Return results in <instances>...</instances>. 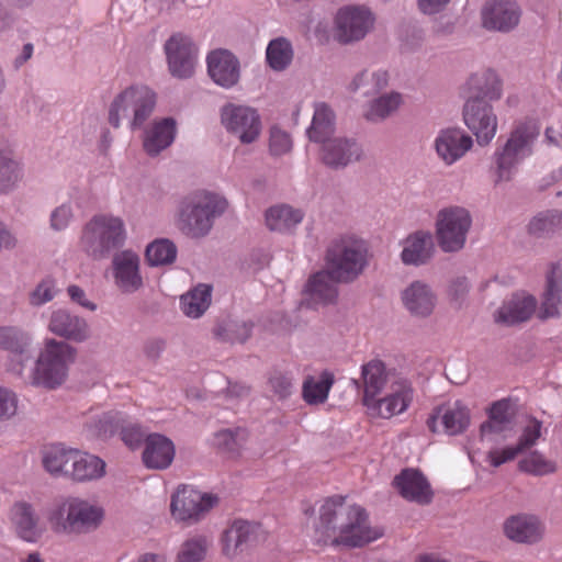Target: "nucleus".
Listing matches in <instances>:
<instances>
[{
  "mask_svg": "<svg viewBox=\"0 0 562 562\" xmlns=\"http://www.w3.org/2000/svg\"><path fill=\"white\" fill-rule=\"evenodd\" d=\"M247 440L248 432L239 427L221 429L213 435V445L231 457L239 456Z\"/></svg>",
  "mask_w": 562,
  "mask_h": 562,
  "instance_id": "obj_49",
  "label": "nucleus"
},
{
  "mask_svg": "<svg viewBox=\"0 0 562 562\" xmlns=\"http://www.w3.org/2000/svg\"><path fill=\"white\" fill-rule=\"evenodd\" d=\"M427 425L432 432L456 436L470 425V411L460 401L438 407L428 418Z\"/></svg>",
  "mask_w": 562,
  "mask_h": 562,
  "instance_id": "obj_24",
  "label": "nucleus"
},
{
  "mask_svg": "<svg viewBox=\"0 0 562 562\" xmlns=\"http://www.w3.org/2000/svg\"><path fill=\"white\" fill-rule=\"evenodd\" d=\"M539 136V127L533 120L516 122L508 136L499 143L491 157L490 172L494 187L510 182L520 164L533 153V144Z\"/></svg>",
  "mask_w": 562,
  "mask_h": 562,
  "instance_id": "obj_2",
  "label": "nucleus"
},
{
  "mask_svg": "<svg viewBox=\"0 0 562 562\" xmlns=\"http://www.w3.org/2000/svg\"><path fill=\"white\" fill-rule=\"evenodd\" d=\"M400 259L403 265L420 267L427 265L434 257L436 246L429 231L418 229L408 234L401 241Z\"/></svg>",
  "mask_w": 562,
  "mask_h": 562,
  "instance_id": "obj_27",
  "label": "nucleus"
},
{
  "mask_svg": "<svg viewBox=\"0 0 562 562\" xmlns=\"http://www.w3.org/2000/svg\"><path fill=\"white\" fill-rule=\"evenodd\" d=\"M404 310L416 319L431 317L438 305V295L432 285L424 280L409 282L400 293Z\"/></svg>",
  "mask_w": 562,
  "mask_h": 562,
  "instance_id": "obj_21",
  "label": "nucleus"
},
{
  "mask_svg": "<svg viewBox=\"0 0 562 562\" xmlns=\"http://www.w3.org/2000/svg\"><path fill=\"white\" fill-rule=\"evenodd\" d=\"M145 258L150 267L172 263L177 258V247L170 239L158 238L147 245Z\"/></svg>",
  "mask_w": 562,
  "mask_h": 562,
  "instance_id": "obj_50",
  "label": "nucleus"
},
{
  "mask_svg": "<svg viewBox=\"0 0 562 562\" xmlns=\"http://www.w3.org/2000/svg\"><path fill=\"white\" fill-rule=\"evenodd\" d=\"M18 407L16 395L9 389L0 385V423L10 419Z\"/></svg>",
  "mask_w": 562,
  "mask_h": 562,
  "instance_id": "obj_57",
  "label": "nucleus"
},
{
  "mask_svg": "<svg viewBox=\"0 0 562 562\" xmlns=\"http://www.w3.org/2000/svg\"><path fill=\"white\" fill-rule=\"evenodd\" d=\"M76 349L65 341L49 339L37 359V382L48 389L60 386L76 359Z\"/></svg>",
  "mask_w": 562,
  "mask_h": 562,
  "instance_id": "obj_10",
  "label": "nucleus"
},
{
  "mask_svg": "<svg viewBox=\"0 0 562 562\" xmlns=\"http://www.w3.org/2000/svg\"><path fill=\"white\" fill-rule=\"evenodd\" d=\"M293 142L290 134L280 128L272 126L269 136V150L273 156H283L291 151Z\"/></svg>",
  "mask_w": 562,
  "mask_h": 562,
  "instance_id": "obj_55",
  "label": "nucleus"
},
{
  "mask_svg": "<svg viewBox=\"0 0 562 562\" xmlns=\"http://www.w3.org/2000/svg\"><path fill=\"white\" fill-rule=\"evenodd\" d=\"M367 265L368 245L355 235L340 236L327 249L326 268L337 281H353Z\"/></svg>",
  "mask_w": 562,
  "mask_h": 562,
  "instance_id": "obj_6",
  "label": "nucleus"
},
{
  "mask_svg": "<svg viewBox=\"0 0 562 562\" xmlns=\"http://www.w3.org/2000/svg\"><path fill=\"white\" fill-rule=\"evenodd\" d=\"M104 518L105 509L99 502L79 495L64 496L46 512L50 529L65 536L93 532Z\"/></svg>",
  "mask_w": 562,
  "mask_h": 562,
  "instance_id": "obj_3",
  "label": "nucleus"
},
{
  "mask_svg": "<svg viewBox=\"0 0 562 562\" xmlns=\"http://www.w3.org/2000/svg\"><path fill=\"white\" fill-rule=\"evenodd\" d=\"M218 498L191 486L178 487L171 496L170 512L177 521L195 524L217 504Z\"/></svg>",
  "mask_w": 562,
  "mask_h": 562,
  "instance_id": "obj_12",
  "label": "nucleus"
},
{
  "mask_svg": "<svg viewBox=\"0 0 562 562\" xmlns=\"http://www.w3.org/2000/svg\"><path fill=\"white\" fill-rule=\"evenodd\" d=\"M10 155L8 150L0 151V192L9 190L20 178L19 166Z\"/></svg>",
  "mask_w": 562,
  "mask_h": 562,
  "instance_id": "obj_54",
  "label": "nucleus"
},
{
  "mask_svg": "<svg viewBox=\"0 0 562 562\" xmlns=\"http://www.w3.org/2000/svg\"><path fill=\"white\" fill-rule=\"evenodd\" d=\"M469 98L496 101L502 98L503 86L499 76L492 69L472 74L465 83Z\"/></svg>",
  "mask_w": 562,
  "mask_h": 562,
  "instance_id": "obj_37",
  "label": "nucleus"
},
{
  "mask_svg": "<svg viewBox=\"0 0 562 562\" xmlns=\"http://www.w3.org/2000/svg\"><path fill=\"white\" fill-rule=\"evenodd\" d=\"M105 475V462L99 457L75 449L69 465V480L86 483L100 480Z\"/></svg>",
  "mask_w": 562,
  "mask_h": 562,
  "instance_id": "obj_33",
  "label": "nucleus"
},
{
  "mask_svg": "<svg viewBox=\"0 0 562 562\" xmlns=\"http://www.w3.org/2000/svg\"><path fill=\"white\" fill-rule=\"evenodd\" d=\"M472 226L468 209L459 205L446 206L438 211L435 220V234L443 252H457L464 248Z\"/></svg>",
  "mask_w": 562,
  "mask_h": 562,
  "instance_id": "obj_8",
  "label": "nucleus"
},
{
  "mask_svg": "<svg viewBox=\"0 0 562 562\" xmlns=\"http://www.w3.org/2000/svg\"><path fill=\"white\" fill-rule=\"evenodd\" d=\"M259 525L236 520L223 533L222 552L228 559H235L244 550L259 541Z\"/></svg>",
  "mask_w": 562,
  "mask_h": 562,
  "instance_id": "obj_29",
  "label": "nucleus"
},
{
  "mask_svg": "<svg viewBox=\"0 0 562 562\" xmlns=\"http://www.w3.org/2000/svg\"><path fill=\"white\" fill-rule=\"evenodd\" d=\"M227 200L215 192L199 190L184 196L178 206V226L192 237L205 236L215 218L227 209Z\"/></svg>",
  "mask_w": 562,
  "mask_h": 562,
  "instance_id": "obj_4",
  "label": "nucleus"
},
{
  "mask_svg": "<svg viewBox=\"0 0 562 562\" xmlns=\"http://www.w3.org/2000/svg\"><path fill=\"white\" fill-rule=\"evenodd\" d=\"M31 336L15 327L0 328V347L11 352L9 370L18 375L27 376L35 382V361L26 348Z\"/></svg>",
  "mask_w": 562,
  "mask_h": 562,
  "instance_id": "obj_17",
  "label": "nucleus"
},
{
  "mask_svg": "<svg viewBox=\"0 0 562 562\" xmlns=\"http://www.w3.org/2000/svg\"><path fill=\"white\" fill-rule=\"evenodd\" d=\"M451 0H417L418 10L426 15H434L443 11Z\"/></svg>",
  "mask_w": 562,
  "mask_h": 562,
  "instance_id": "obj_63",
  "label": "nucleus"
},
{
  "mask_svg": "<svg viewBox=\"0 0 562 562\" xmlns=\"http://www.w3.org/2000/svg\"><path fill=\"white\" fill-rule=\"evenodd\" d=\"M463 123L475 136L480 146L488 145L497 133L498 120L492 104L480 98H468L464 103Z\"/></svg>",
  "mask_w": 562,
  "mask_h": 562,
  "instance_id": "obj_15",
  "label": "nucleus"
},
{
  "mask_svg": "<svg viewBox=\"0 0 562 562\" xmlns=\"http://www.w3.org/2000/svg\"><path fill=\"white\" fill-rule=\"evenodd\" d=\"M519 469L526 473L542 476L554 473L557 464L539 451H532L519 461Z\"/></svg>",
  "mask_w": 562,
  "mask_h": 562,
  "instance_id": "obj_53",
  "label": "nucleus"
},
{
  "mask_svg": "<svg viewBox=\"0 0 562 562\" xmlns=\"http://www.w3.org/2000/svg\"><path fill=\"white\" fill-rule=\"evenodd\" d=\"M361 378L364 386L363 404L368 406L387 387L389 382L398 375L387 372L385 364L374 359L362 366Z\"/></svg>",
  "mask_w": 562,
  "mask_h": 562,
  "instance_id": "obj_35",
  "label": "nucleus"
},
{
  "mask_svg": "<svg viewBox=\"0 0 562 562\" xmlns=\"http://www.w3.org/2000/svg\"><path fill=\"white\" fill-rule=\"evenodd\" d=\"M322 143L321 159L329 168L342 169L363 156L361 145L353 138L329 137Z\"/></svg>",
  "mask_w": 562,
  "mask_h": 562,
  "instance_id": "obj_23",
  "label": "nucleus"
},
{
  "mask_svg": "<svg viewBox=\"0 0 562 562\" xmlns=\"http://www.w3.org/2000/svg\"><path fill=\"white\" fill-rule=\"evenodd\" d=\"M403 104V95L397 91L382 93L368 102L363 117L371 123H380L392 116Z\"/></svg>",
  "mask_w": 562,
  "mask_h": 562,
  "instance_id": "obj_41",
  "label": "nucleus"
},
{
  "mask_svg": "<svg viewBox=\"0 0 562 562\" xmlns=\"http://www.w3.org/2000/svg\"><path fill=\"white\" fill-rule=\"evenodd\" d=\"M175 456V443L167 436L153 432L145 438L142 460L147 469L166 470L171 465Z\"/></svg>",
  "mask_w": 562,
  "mask_h": 562,
  "instance_id": "obj_31",
  "label": "nucleus"
},
{
  "mask_svg": "<svg viewBox=\"0 0 562 562\" xmlns=\"http://www.w3.org/2000/svg\"><path fill=\"white\" fill-rule=\"evenodd\" d=\"M334 378L329 372H323L319 378H307L303 383V397L308 404H319L327 400Z\"/></svg>",
  "mask_w": 562,
  "mask_h": 562,
  "instance_id": "obj_51",
  "label": "nucleus"
},
{
  "mask_svg": "<svg viewBox=\"0 0 562 562\" xmlns=\"http://www.w3.org/2000/svg\"><path fill=\"white\" fill-rule=\"evenodd\" d=\"M75 448L61 443H53L42 449V465L53 476L68 477Z\"/></svg>",
  "mask_w": 562,
  "mask_h": 562,
  "instance_id": "obj_42",
  "label": "nucleus"
},
{
  "mask_svg": "<svg viewBox=\"0 0 562 562\" xmlns=\"http://www.w3.org/2000/svg\"><path fill=\"white\" fill-rule=\"evenodd\" d=\"M164 53L172 77L188 79L193 76L198 64L199 48L189 35L172 34L164 44Z\"/></svg>",
  "mask_w": 562,
  "mask_h": 562,
  "instance_id": "obj_14",
  "label": "nucleus"
},
{
  "mask_svg": "<svg viewBox=\"0 0 562 562\" xmlns=\"http://www.w3.org/2000/svg\"><path fill=\"white\" fill-rule=\"evenodd\" d=\"M166 348V342L160 338H151L145 341L143 347V353L147 360L156 362L162 355Z\"/></svg>",
  "mask_w": 562,
  "mask_h": 562,
  "instance_id": "obj_61",
  "label": "nucleus"
},
{
  "mask_svg": "<svg viewBox=\"0 0 562 562\" xmlns=\"http://www.w3.org/2000/svg\"><path fill=\"white\" fill-rule=\"evenodd\" d=\"M336 37L341 44L363 40L373 29L375 16L366 5H345L335 15Z\"/></svg>",
  "mask_w": 562,
  "mask_h": 562,
  "instance_id": "obj_13",
  "label": "nucleus"
},
{
  "mask_svg": "<svg viewBox=\"0 0 562 562\" xmlns=\"http://www.w3.org/2000/svg\"><path fill=\"white\" fill-rule=\"evenodd\" d=\"M528 233L536 238H551L562 233V211L546 210L537 213L528 224Z\"/></svg>",
  "mask_w": 562,
  "mask_h": 562,
  "instance_id": "obj_47",
  "label": "nucleus"
},
{
  "mask_svg": "<svg viewBox=\"0 0 562 562\" xmlns=\"http://www.w3.org/2000/svg\"><path fill=\"white\" fill-rule=\"evenodd\" d=\"M270 387L276 396L285 398L294 390L295 381L292 375L286 373H276L270 378Z\"/></svg>",
  "mask_w": 562,
  "mask_h": 562,
  "instance_id": "obj_56",
  "label": "nucleus"
},
{
  "mask_svg": "<svg viewBox=\"0 0 562 562\" xmlns=\"http://www.w3.org/2000/svg\"><path fill=\"white\" fill-rule=\"evenodd\" d=\"M338 281L333 278L326 268L325 271L315 273L305 286V293L313 303H331L337 296L336 283Z\"/></svg>",
  "mask_w": 562,
  "mask_h": 562,
  "instance_id": "obj_45",
  "label": "nucleus"
},
{
  "mask_svg": "<svg viewBox=\"0 0 562 562\" xmlns=\"http://www.w3.org/2000/svg\"><path fill=\"white\" fill-rule=\"evenodd\" d=\"M47 327L54 335L74 342H83L90 337L88 322L64 308L52 312Z\"/></svg>",
  "mask_w": 562,
  "mask_h": 562,
  "instance_id": "obj_28",
  "label": "nucleus"
},
{
  "mask_svg": "<svg viewBox=\"0 0 562 562\" xmlns=\"http://www.w3.org/2000/svg\"><path fill=\"white\" fill-rule=\"evenodd\" d=\"M10 524L15 535L24 541L35 539V516L31 503L20 501L14 503L10 512Z\"/></svg>",
  "mask_w": 562,
  "mask_h": 562,
  "instance_id": "obj_44",
  "label": "nucleus"
},
{
  "mask_svg": "<svg viewBox=\"0 0 562 562\" xmlns=\"http://www.w3.org/2000/svg\"><path fill=\"white\" fill-rule=\"evenodd\" d=\"M57 294L56 283L53 279H45L37 285V304L52 301Z\"/></svg>",
  "mask_w": 562,
  "mask_h": 562,
  "instance_id": "obj_62",
  "label": "nucleus"
},
{
  "mask_svg": "<svg viewBox=\"0 0 562 562\" xmlns=\"http://www.w3.org/2000/svg\"><path fill=\"white\" fill-rule=\"evenodd\" d=\"M470 284L467 278H457L450 285V293L456 297H462L468 293Z\"/></svg>",
  "mask_w": 562,
  "mask_h": 562,
  "instance_id": "obj_64",
  "label": "nucleus"
},
{
  "mask_svg": "<svg viewBox=\"0 0 562 562\" xmlns=\"http://www.w3.org/2000/svg\"><path fill=\"white\" fill-rule=\"evenodd\" d=\"M537 301L531 295L517 294L495 313V321L507 325L527 321L535 312Z\"/></svg>",
  "mask_w": 562,
  "mask_h": 562,
  "instance_id": "obj_38",
  "label": "nucleus"
},
{
  "mask_svg": "<svg viewBox=\"0 0 562 562\" xmlns=\"http://www.w3.org/2000/svg\"><path fill=\"white\" fill-rule=\"evenodd\" d=\"M390 74L383 68H363L357 71L348 81L346 90L350 94L362 92L363 95H374L389 86Z\"/></svg>",
  "mask_w": 562,
  "mask_h": 562,
  "instance_id": "obj_34",
  "label": "nucleus"
},
{
  "mask_svg": "<svg viewBox=\"0 0 562 562\" xmlns=\"http://www.w3.org/2000/svg\"><path fill=\"white\" fill-rule=\"evenodd\" d=\"M315 539L319 543L363 547L383 536V530L369 525L367 512L359 505L346 504L341 496L326 498L319 507Z\"/></svg>",
  "mask_w": 562,
  "mask_h": 562,
  "instance_id": "obj_1",
  "label": "nucleus"
},
{
  "mask_svg": "<svg viewBox=\"0 0 562 562\" xmlns=\"http://www.w3.org/2000/svg\"><path fill=\"white\" fill-rule=\"evenodd\" d=\"M206 71L211 80L223 89H233L241 78L239 58L229 49L215 48L207 53Z\"/></svg>",
  "mask_w": 562,
  "mask_h": 562,
  "instance_id": "obj_22",
  "label": "nucleus"
},
{
  "mask_svg": "<svg viewBox=\"0 0 562 562\" xmlns=\"http://www.w3.org/2000/svg\"><path fill=\"white\" fill-rule=\"evenodd\" d=\"M562 310V268L552 265L547 274L546 291L541 305L543 318L560 316Z\"/></svg>",
  "mask_w": 562,
  "mask_h": 562,
  "instance_id": "obj_39",
  "label": "nucleus"
},
{
  "mask_svg": "<svg viewBox=\"0 0 562 562\" xmlns=\"http://www.w3.org/2000/svg\"><path fill=\"white\" fill-rule=\"evenodd\" d=\"M382 397H376L367 406L381 418H392L408 409L415 397V389L412 382L403 376L393 378Z\"/></svg>",
  "mask_w": 562,
  "mask_h": 562,
  "instance_id": "obj_16",
  "label": "nucleus"
},
{
  "mask_svg": "<svg viewBox=\"0 0 562 562\" xmlns=\"http://www.w3.org/2000/svg\"><path fill=\"white\" fill-rule=\"evenodd\" d=\"M72 218V210L70 205L63 204L56 207L50 215V226L55 231L65 229Z\"/></svg>",
  "mask_w": 562,
  "mask_h": 562,
  "instance_id": "obj_58",
  "label": "nucleus"
},
{
  "mask_svg": "<svg viewBox=\"0 0 562 562\" xmlns=\"http://www.w3.org/2000/svg\"><path fill=\"white\" fill-rule=\"evenodd\" d=\"M401 495L418 504H428L432 492L425 476L417 470L406 469L394 480Z\"/></svg>",
  "mask_w": 562,
  "mask_h": 562,
  "instance_id": "obj_36",
  "label": "nucleus"
},
{
  "mask_svg": "<svg viewBox=\"0 0 562 562\" xmlns=\"http://www.w3.org/2000/svg\"><path fill=\"white\" fill-rule=\"evenodd\" d=\"M518 440L515 446L494 449L487 453V461L492 467H499L514 460L517 454L537 445L542 435V423L537 418L522 415L516 420Z\"/></svg>",
  "mask_w": 562,
  "mask_h": 562,
  "instance_id": "obj_19",
  "label": "nucleus"
},
{
  "mask_svg": "<svg viewBox=\"0 0 562 562\" xmlns=\"http://www.w3.org/2000/svg\"><path fill=\"white\" fill-rule=\"evenodd\" d=\"M177 122L172 117H162L153 121L143 133V149L155 157L167 149L175 140Z\"/></svg>",
  "mask_w": 562,
  "mask_h": 562,
  "instance_id": "obj_32",
  "label": "nucleus"
},
{
  "mask_svg": "<svg viewBox=\"0 0 562 562\" xmlns=\"http://www.w3.org/2000/svg\"><path fill=\"white\" fill-rule=\"evenodd\" d=\"M520 16L519 5L512 0L486 2L481 11L483 27L501 33L514 30L519 24Z\"/></svg>",
  "mask_w": 562,
  "mask_h": 562,
  "instance_id": "obj_25",
  "label": "nucleus"
},
{
  "mask_svg": "<svg viewBox=\"0 0 562 562\" xmlns=\"http://www.w3.org/2000/svg\"><path fill=\"white\" fill-rule=\"evenodd\" d=\"M157 102L154 90L147 86H131L116 94L110 104L109 123L117 128L124 117L132 116L131 130H136L153 114Z\"/></svg>",
  "mask_w": 562,
  "mask_h": 562,
  "instance_id": "obj_7",
  "label": "nucleus"
},
{
  "mask_svg": "<svg viewBox=\"0 0 562 562\" xmlns=\"http://www.w3.org/2000/svg\"><path fill=\"white\" fill-rule=\"evenodd\" d=\"M210 547V540L203 535H196L187 539L180 547L176 562H200Z\"/></svg>",
  "mask_w": 562,
  "mask_h": 562,
  "instance_id": "obj_52",
  "label": "nucleus"
},
{
  "mask_svg": "<svg viewBox=\"0 0 562 562\" xmlns=\"http://www.w3.org/2000/svg\"><path fill=\"white\" fill-rule=\"evenodd\" d=\"M67 293L71 300V302L78 304L85 310L90 312H94L97 310V304L88 299L87 293L83 289L78 285H69L67 288Z\"/></svg>",
  "mask_w": 562,
  "mask_h": 562,
  "instance_id": "obj_60",
  "label": "nucleus"
},
{
  "mask_svg": "<svg viewBox=\"0 0 562 562\" xmlns=\"http://www.w3.org/2000/svg\"><path fill=\"white\" fill-rule=\"evenodd\" d=\"M294 49L291 41L279 36L272 38L266 48V61L274 71L285 70L292 63Z\"/></svg>",
  "mask_w": 562,
  "mask_h": 562,
  "instance_id": "obj_48",
  "label": "nucleus"
},
{
  "mask_svg": "<svg viewBox=\"0 0 562 562\" xmlns=\"http://www.w3.org/2000/svg\"><path fill=\"white\" fill-rule=\"evenodd\" d=\"M124 221L111 214L93 216L83 227L80 237L81 249L92 259L100 260L120 249L126 241Z\"/></svg>",
  "mask_w": 562,
  "mask_h": 562,
  "instance_id": "obj_5",
  "label": "nucleus"
},
{
  "mask_svg": "<svg viewBox=\"0 0 562 562\" xmlns=\"http://www.w3.org/2000/svg\"><path fill=\"white\" fill-rule=\"evenodd\" d=\"M473 145L472 136L461 127L441 128L432 142L438 159L447 167L461 160Z\"/></svg>",
  "mask_w": 562,
  "mask_h": 562,
  "instance_id": "obj_20",
  "label": "nucleus"
},
{
  "mask_svg": "<svg viewBox=\"0 0 562 562\" xmlns=\"http://www.w3.org/2000/svg\"><path fill=\"white\" fill-rule=\"evenodd\" d=\"M516 408V403L510 398L494 402L488 409V419L481 425V438L492 440L493 435H499L506 439L518 419Z\"/></svg>",
  "mask_w": 562,
  "mask_h": 562,
  "instance_id": "obj_26",
  "label": "nucleus"
},
{
  "mask_svg": "<svg viewBox=\"0 0 562 562\" xmlns=\"http://www.w3.org/2000/svg\"><path fill=\"white\" fill-rule=\"evenodd\" d=\"M227 338L232 341L244 342L251 333V325L246 322H231L226 325Z\"/></svg>",
  "mask_w": 562,
  "mask_h": 562,
  "instance_id": "obj_59",
  "label": "nucleus"
},
{
  "mask_svg": "<svg viewBox=\"0 0 562 562\" xmlns=\"http://www.w3.org/2000/svg\"><path fill=\"white\" fill-rule=\"evenodd\" d=\"M140 266V257L133 249L117 250L113 255L109 272L121 293L133 294L144 286Z\"/></svg>",
  "mask_w": 562,
  "mask_h": 562,
  "instance_id": "obj_18",
  "label": "nucleus"
},
{
  "mask_svg": "<svg viewBox=\"0 0 562 562\" xmlns=\"http://www.w3.org/2000/svg\"><path fill=\"white\" fill-rule=\"evenodd\" d=\"M336 115L334 110L325 102L314 104V114L306 133L310 140L321 143L335 132Z\"/></svg>",
  "mask_w": 562,
  "mask_h": 562,
  "instance_id": "obj_43",
  "label": "nucleus"
},
{
  "mask_svg": "<svg viewBox=\"0 0 562 562\" xmlns=\"http://www.w3.org/2000/svg\"><path fill=\"white\" fill-rule=\"evenodd\" d=\"M211 300L212 286L205 283H200L186 294L181 295V311L190 318H199L210 307Z\"/></svg>",
  "mask_w": 562,
  "mask_h": 562,
  "instance_id": "obj_46",
  "label": "nucleus"
},
{
  "mask_svg": "<svg viewBox=\"0 0 562 562\" xmlns=\"http://www.w3.org/2000/svg\"><path fill=\"white\" fill-rule=\"evenodd\" d=\"M85 431L90 438L105 439L120 431L121 439L131 449L139 447L144 432L138 423L122 412H102L88 416Z\"/></svg>",
  "mask_w": 562,
  "mask_h": 562,
  "instance_id": "obj_9",
  "label": "nucleus"
},
{
  "mask_svg": "<svg viewBox=\"0 0 562 562\" xmlns=\"http://www.w3.org/2000/svg\"><path fill=\"white\" fill-rule=\"evenodd\" d=\"M503 532L514 542L531 544L542 539L544 526L535 515L517 514L504 521Z\"/></svg>",
  "mask_w": 562,
  "mask_h": 562,
  "instance_id": "obj_30",
  "label": "nucleus"
},
{
  "mask_svg": "<svg viewBox=\"0 0 562 562\" xmlns=\"http://www.w3.org/2000/svg\"><path fill=\"white\" fill-rule=\"evenodd\" d=\"M304 213L288 204L269 207L265 213L267 227L272 232L289 233L302 223Z\"/></svg>",
  "mask_w": 562,
  "mask_h": 562,
  "instance_id": "obj_40",
  "label": "nucleus"
},
{
  "mask_svg": "<svg viewBox=\"0 0 562 562\" xmlns=\"http://www.w3.org/2000/svg\"><path fill=\"white\" fill-rule=\"evenodd\" d=\"M220 119L224 130L243 145L256 143L261 135V116L252 106L227 103L221 108Z\"/></svg>",
  "mask_w": 562,
  "mask_h": 562,
  "instance_id": "obj_11",
  "label": "nucleus"
}]
</instances>
